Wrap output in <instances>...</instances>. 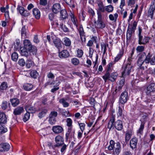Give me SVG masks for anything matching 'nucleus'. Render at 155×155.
<instances>
[{
	"mask_svg": "<svg viewBox=\"0 0 155 155\" xmlns=\"http://www.w3.org/2000/svg\"><path fill=\"white\" fill-rule=\"evenodd\" d=\"M60 27L63 30L64 32H70L69 29L65 25H63V24L61 23L60 24Z\"/></svg>",
	"mask_w": 155,
	"mask_h": 155,
	"instance_id": "44",
	"label": "nucleus"
},
{
	"mask_svg": "<svg viewBox=\"0 0 155 155\" xmlns=\"http://www.w3.org/2000/svg\"><path fill=\"white\" fill-rule=\"evenodd\" d=\"M124 109V106L123 105H121L119 104L118 107V110L117 113V115L118 117H121L122 115L123 109L121 107Z\"/></svg>",
	"mask_w": 155,
	"mask_h": 155,
	"instance_id": "39",
	"label": "nucleus"
},
{
	"mask_svg": "<svg viewBox=\"0 0 155 155\" xmlns=\"http://www.w3.org/2000/svg\"><path fill=\"white\" fill-rule=\"evenodd\" d=\"M61 7L59 3H56L53 5L52 7V11L55 14H57L60 11Z\"/></svg>",
	"mask_w": 155,
	"mask_h": 155,
	"instance_id": "16",
	"label": "nucleus"
},
{
	"mask_svg": "<svg viewBox=\"0 0 155 155\" xmlns=\"http://www.w3.org/2000/svg\"><path fill=\"white\" fill-rule=\"evenodd\" d=\"M31 57L35 55L37 53V49L36 47L33 46L30 49L28 50Z\"/></svg>",
	"mask_w": 155,
	"mask_h": 155,
	"instance_id": "25",
	"label": "nucleus"
},
{
	"mask_svg": "<svg viewBox=\"0 0 155 155\" xmlns=\"http://www.w3.org/2000/svg\"><path fill=\"white\" fill-rule=\"evenodd\" d=\"M18 64L21 66H24L25 65V63L24 59L21 58L19 60Z\"/></svg>",
	"mask_w": 155,
	"mask_h": 155,
	"instance_id": "58",
	"label": "nucleus"
},
{
	"mask_svg": "<svg viewBox=\"0 0 155 155\" xmlns=\"http://www.w3.org/2000/svg\"><path fill=\"white\" fill-rule=\"evenodd\" d=\"M61 17L62 19L64 20L68 18V14L67 11L64 9L60 11Z\"/></svg>",
	"mask_w": 155,
	"mask_h": 155,
	"instance_id": "26",
	"label": "nucleus"
},
{
	"mask_svg": "<svg viewBox=\"0 0 155 155\" xmlns=\"http://www.w3.org/2000/svg\"><path fill=\"white\" fill-rule=\"evenodd\" d=\"M137 142L138 139L136 137L133 138L130 140V145L132 149L136 147Z\"/></svg>",
	"mask_w": 155,
	"mask_h": 155,
	"instance_id": "22",
	"label": "nucleus"
},
{
	"mask_svg": "<svg viewBox=\"0 0 155 155\" xmlns=\"http://www.w3.org/2000/svg\"><path fill=\"white\" fill-rule=\"evenodd\" d=\"M48 110L47 109H44L40 112L38 114V117L40 118H41L45 117L47 112Z\"/></svg>",
	"mask_w": 155,
	"mask_h": 155,
	"instance_id": "34",
	"label": "nucleus"
},
{
	"mask_svg": "<svg viewBox=\"0 0 155 155\" xmlns=\"http://www.w3.org/2000/svg\"><path fill=\"white\" fill-rule=\"evenodd\" d=\"M114 127L118 130H121L123 128L122 121L120 120H118L114 123Z\"/></svg>",
	"mask_w": 155,
	"mask_h": 155,
	"instance_id": "15",
	"label": "nucleus"
},
{
	"mask_svg": "<svg viewBox=\"0 0 155 155\" xmlns=\"http://www.w3.org/2000/svg\"><path fill=\"white\" fill-rule=\"evenodd\" d=\"M118 17V15L117 13H115L114 15L112 14H110L109 16L110 20L111 21H114L115 22Z\"/></svg>",
	"mask_w": 155,
	"mask_h": 155,
	"instance_id": "38",
	"label": "nucleus"
},
{
	"mask_svg": "<svg viewBox=\"0 0 155 155\" xmlns=\"http://www.w3.org/2000/svg\"><path fill=\"white\" fill-rule=\"evenodd\" d=\"M30 75L31 77L36 78L38 75V73L36 70H33L30 72Z\"/></svg>",
	"mask_w": 155,
	"mask_h": 155,
	"instance_id": "42",
	"label": "nucleus"
},
{
	"mask_svg": "<svg viewBox=\"0 0 155 155\" xmlns=\"http://www.w3.org/2000/svg\"><path fill=\"white\" fill-rule=\"evenodd\" d=\"M146 56V54L143 52L141 54L139 57L137 61V65L139 67L141 66L145 61L144 58Z\"/></svg>",
	"mask_w": 155,
	"mask_h": 155,
	"instance_id": "11",
	"label": "nucleus"
},
{
	"mask_svg": "<svg viewBox=\"0 0 155 155\" xmlns=\"http://www.w3.org/2000/svg\"><path fill=\"white\" fill-rule=\"evenodd\" d=\"M32 57H29L27 58L26 64V67L27 68H29L32 66L33 63L32 61Z\"/></svg>",
	"mask_w": 155,
	"mask_h": 155,
	"instance_id": "33",
	"label": "nucleus"
},
{
	"mask_svg": "<svg viewBox=\"0 0 155 155\" xmlns=\"http://www.w3.org/2000/svg\"><path fill=\"white\" fill-rule=\"evenodd\" d=\"M63 44L66 46H70L71 44V41L68 38L65 37L63 39Z\"/></svg>",
	"mask_w": 155,
	"mask_h": 155,
	"instance_id": "30",
	"label": "nucleus"
},
{
	"mask_svg": "<svg viewBox=\"0 0 155 155\" xmlns=\"http://www.w3.org/2000/svg\"><path fill=\"white\" fill-rule=\"evenodd\" d=\"M55 142L56 144L52 146L53 148L62 146L64 143V139L62 136L58 135L55 137Z\"/></svg>",
	"mask_w": 155,
	"mask_h": 155,
	"instance_id": "8",
	"label": "nucleus"
},
{
	"mask_svg": "<svg viewBox=\"0 0 155 155\" xmlns=\"http://www.w3.org/2000/svg\"><path fill=\"white\" fill-rule=\"evenodd\" d=\"M33 13L34 16L37 19H39L40 17V12L37 8H34L33 10Z\"/></svg>",
	"mask_w": 155,
	"mask_h": 155,
	"instance_id": "27",
	"label": "nucleus"
},
{
	"mask_svg": "<svg viewBox=\"0 0 155 155\" xmlns=\"http://www.w3.org/2000/svg\"><path fill=\"white\" fill-rule=\"evenodd\" d=\"M78 30L80 35H85V33L84 31L82 25H81L80 26Z\"/></svg>",
	"mask_w": 155,
	"mask_h": 155,
	"instance_id": "55",
	"label": "nucleus"
},
{
	"mask_svg": "<svg viewBox=\"0 0 155 155\" xmlns=\"http://www.w3.org/2000/svg\"><path fill=\"white\" fill-rule=\"evenodd\" d=\"M67 126L69 127H71L72 126V121L71 119L70 118H68L67 119Z\"/></svg>",
	"mask_w": 155,
	"mask_h": 155,
	"instance_id": "60",
	"label": "nucleus"
},
{
	"mask_svg": "<svg viewBox=\"0 0 155 155\" xmlns=\"http://www.w3.org/2000/svg\"><path fill=\"white\" fill-rule=\"evenodd\" d=\"M117 76V74L116 73H112L110 75V73H109V76L107 79H108L112 82H114L116 79Z\"/></svg>",
	"mask_w": 155,
	"mask_h": 155,
	"instance_id": "31",
	"label": "nucleus"
},
{
	"mask_svg": "<svg viewBox=\"0 0 155 155\" xmlns=\"http://www.w3.org/2000/svg\"><path fill=\"white\" fill-rule=\"evenodd\" d=\"M20 53L22 56L25 57L27 58L29 57H31L28 50L22 47H21L20 48Z\"/></svg>",
	"mask_w": 155,
	"mask_h": 155,
	"instance_id": "13",
	"label": "nucleus"
},
{
	"mask_svg": "<svg viewBox=\"0 0 155 155\" xmlns=\"http://www.w3.org/2000/svg\"><path fill=\"white\" fill-rule=\"evenodd\" d=\"M88 12L92 16H94L95 15V12L91 8H89L88 10Z\"/></svg>",
	"mask_w": 155,
	"mask_h": 155,
	"instance_id": "63",
	"label": "nucleus"
},
{
	"mask_svg": "<svg viewBox=\"0 0 155 155\" xmlns=\"http://www.w3.org/2000/svg\"><path fill=\"white\" fill-rule=\"evenodd\" d=\"M151 57V55L150 54V52L148 53L147 56L146 55L144 60L145 61V63H149L150 60V58Z\"/></svg>",
	"mask_w": 155,
	"mask_h": 155,
	"instance_id": "49",
	"label": "nucleus"
},
{
	"mask_svg": "<svg viewBox=\"0 0 155 155\" xmlns=\"http://www.w3.org/2000/svg\"><path fill=\"white\" fill-rule=\"evenodd\" d=\"M129 99L128 95V93L126 91L123 92L120 94V97L119 99V102L120 104L123 105L126 103L127 100Z\"/></svg>",
	"mask_w": 155,
	"mask_h": 155,
	"instance_id": "7",
	"label": "nucleus"
},
{
	"mask_svg": "<svg viewBox=\"0 0 155 155\" xmlns=\"http://www.w3.org/2000/svg\"><path fill=\"white\" fill-rule=\"evenodd\" d=\"M49 123L52 124H53L56 122L55 119L54 117H49Z\"/></svg>",
	"mask_w": 155,
	"mask_h": 155,
	"instance_id": "59",
	"label": "nucleus"
},
{
	"mask_svg": "<svg viewBox=\"0 0 155 155\" xmlns=\"http://www.w3.org/2000/svg\"><path fill=\"white\" fill-rule=\"evenodd\" d=\"M26 34V29L25 26H24L21 30V35L22 37L25 38V37Z\"/></svg>",
	"mask_w": 155,
	"mask_h": 155,
	"instance_id": "50",
	"label": "nucleus"
},
{
	"mask_svg": "<svg viewBox=\"0 0 155 155\" xmlns=\"http://www.w3.org/2000/svg\"><path fill=\"white\" fill-rule=\"evenodd\" d=\"M52 129L53 132L56 134L61 133L63 130L62 127L59 125L53 126Z\"/></svg>",
	"mask_w": 155,
	"mask_h": 155,
	"instance_id": "18",
	"label": "nucleus"
},
{
	"mask_svg": "<svg viewBox=\"0 0 155 155\" xmlns=\"http://www.w3.org/2000/svg\"><path fill=\"white\" fill-rule=\"evenodd\" d=\"M138 29V43L140 45H145L149 42L150 38L149 37L146 36H144L143 37L141 35L142 28L140 27H139Z\"/></svg>",
	"mask_w": 155,
	"mask_h": 155,
	"instance_id": "3",
	"label": "nucleus"
},
{
	"mask_svg": "<svg viewBox=\"0 0 155 155\" xmlns=\"http://www.w3.org/2000/svg\"><path fill=\"white\" fill-rule=\"evenodd\" d=\"M72 130V127H69L68 129V132L66 134V139L67 140L68 139V137L70 135L71 131Z\"/></svg>",
	"mask_w": 155,
	"mask_h": 155,
	"instance_id": "56",
	"label": "nucleus"
},
{
	"mask_svg": "<svg viewBox=\"0 0 155 155\" xmlns=\"http://www.w3.org/2000/svg\"><path fill=\"white\" fill-rule=\"evenodd\" d=\"M137 25V23L134 21L131 27H130L129 26H128L126 35L127 39V40H130V39L132 34L134 33L135 30L136 29Z\"/></svg>",
	"mask_w": 155,
	"mask_h": 155,
	"instance_id": "4",
	"label": "nucleus"
},
{
	"mask_svg": "<svg viewBox=\"0 0 155 155\" xmlns=\"http://www.w3.org/2000/svg\"><path fill=\"white\" fill-rule=\"evenodd\" d=\"M30 114L28 113L27 112L25 115L23 117V120L24 122H26L30 118Z\"/></svg>",
	"mask_w": 155,
	"mask_h": 155,
	"instance_id": "54",
	"label": "nucleus"
},
{
	"mask_svg": "<svg viewBox=\"0 0 155 155\" xmlns=\"http://www.w3.org/2000/svg\"><path fill=\"white\" fill-rule=\"evenodd\" d=\"M17 9L19 10L20 14L24 16H28L30 15V12L29 11L25 10L24 7L22 6L19 7L18 8H17Z\"/></svg>",
	"mask_w": 155,
	"mask_h": 155,
	"instance_id": "14",
	"label": "nucleus"
},
{
	"mask_svg": "<svg viewBox=\"0 0 155 155\" xmlns=\"http://www.w3.org/2000/svg\"><path fill=\"white\" fill-rule=\"evenodd\" d=\"M23 87L24 90L26 91L31 90L33 87L32 84L29 83H26L23 85Z\"/></svg>",
	"mask_w": 155,
	"mask_h": 155,
	"instance_id": "32",
	"label": "nucleus"
},
{
	"mask_svg": "<svg viewBox=\"0 0 155 155\" xmlns=\"http://www.w3.org/2000/svg\"><path fill=\"white\" fill-rule=\"evenodd\" d=\"M124 54V51H120L119 54H118L117 56L115 58L114 61L115 62L118 61L119 59L122 57Z\"/></svg>",
	"mask_w": 155,
	"mask_h": 155,
	"instance_id": "41",
	"label": "nucleus"
},
{
	"mask_svg": "<svg viewBox=\"0 0 155 155\" xmlns=\"http://www.w3.org/2000/svg\"><path fill=\"white\" fill-rule=\"evenodd\" d=\"M131 135V132L130 131H128L126 133L125 136V140L126 142H127L129 141Z\"/></svg>",
	"mask_w": 155,
	"mask_h": 155,
	"instance_id": "43",
	"label": "nucleus"
},
{
	"mask_svg": "<svg viewBox=\"0 0 155 155\" xmlns=\"http://www.w3.org/2000/svg\"><path fill=\"white\" fill-rule=\"evenodd\" d=\"M54 43L55 46L58 49V51H60V49L62 48L61 41L59 38H57L53 41Z\"/></svg>",
	"mask_w": 155,
	"mask_h": 155,
	"instance_id": "20",
	"label": "nucleus"
},
{
	"mask_svg": "<svg viewBox=\"0 0 155 155\" xmlns=\"http://www.w3.org/2000/svg\"><path fill=\"white\" fill-rule=\"evenodd\" d=\"M71 62L73 64L77 65L79 64V61L78 59L74 58L71 59Z\"/></svg>",
	"mask_w": 155,
	"mask_h": 155,
	"instance_id": "53",
	"label": "nucleus"
},
{
	"mask_svg": "<svg viewBox=\"0 0 155 155\" xmlns=\"http://www.w3.org/2000/svg\"><path fill=\"white\" fill-rule=\"evenodd\" d=\"M101 49L103 50L104 49L103 54H104L106 53L107 51V48H106L105 44H104L103 42L101 43Z\"/></svg>",
	"mask_w": 155,
	"mask_h": 155,
	"instance_id": "57",
	"label": "nucleus"
},
{
	"mask_svg": "<svg viewBox=\"0 0 155 155\" xmlns=\"http://www.w3.org/2000/svg\"><path fill=\"white\" fill-rule=\"evenodd\" d=\"M98 12H100L101 13V12H104L105 11V6H104L102 2H99L98 3Z\"/></svg>",
	"mask_w": 155,
	"mask_h": 155,
	"instance_id": "35",
	"label": "nucleus"
},
{
	"mask_svg": "<svg viewBox=\"0 0 155 155\" xmlns=\"http://www.w3.org/2000/svg\"><path fill=\"white\" fill-rule=\"evenodd\" d=\"M27 112L31 113H33L35 112L36 110V109L34 107H30L29 106H26L25 108Z\"/></svg>",
	"mask_w": 155,
	"mask_h": 155,
	"instance_id": "29",
	"label": "nucleus"
},
{
	"mask_svg": "<svg viewBox=\"0 0 155 155\" xmlns=\"http://www.w3.org/2000/svg\"><path fill=\"white\" fill-rule=\"evenodd\" d=\"M69 16L70 17L71 20L73 24L77 27L78 25V21L77 16L71 11L69 13Z\"/></svg>",
	"mask_w": 155,
	"mask_h": 155,
	"instance_id": "12",
	"label": "nucleus"
},
{
	"mask_svg": "<svg viewBox=\"0 0 155 155\" xmlns=\"http://www.w3.org/2000/svg\"><path fill=\"white\" fill-rule=\"evenodd\" d=\"M69 55V52L66 50L62 51L59 53V57L61 58H68Z\"/></svg>",
	"mask_w": 155,
	"mask_h": 155,
	"instance_id": "17",
	"label": "nucleus"
},
{
	"mask_svg": "<svg viewBox=\"0 0 155 155\" xmlns=\"http://www.w3.org/2000/svg\"><path fill=\"white\" fill-rule=\"evenodd\" d=\"M133 65L131 64L127 63L123 67V72L122 73V76L124 77L126 75H129L132 71Z\"/></svg>",
	"mask_w": 155,
	"mask_h": 155,
	"instance_id": "5",
	"label": "nucleus"
},
{
	"mask_svg": "<svg viewBox=\"0 0 155 155\" xmlns=\"http://www.w3.org/2000/svg\"><path fill=\"white\" fill-rule=\"evenodd\" d=\"M9 104H8L7 101H4L1 104V107L3 110H5L7 108Z\"/></svg>",
	"mask_w": 155,
	"mask_h": 155,
	"instance_id": "47",
	"label": "nucleus"
},
{
	"mask_svg": "<svg viewBox=\"0 0 155 155\" xmlns=\"http://www.w3.org/2000/svg\"><path fill=\"white\" fill-rule=\"evenodd\" d=\"M145 46L142 45H139L136 48V50L139 52H143Z\"/></svg>",
	"mask_w": 155,
	"mask_h": 155,
	"instance_id": "52",
	"label": "nucleus"
},
{
	"mask_svg": "<svg viewBox=\"0 0 155 155\" xmlns=\"http://www.w3.org/2000/svg\"><path fill=\"white\" fill-rule=\"evenodd\" d=\"M98 15L97 20L95 22V26L96 28L102 29L105 26V23L102 20V16L100 12L97 13Z\"/></svg>",
	"mask_w": 155,
	"mask_h": 155,
	"instance_id": "6",
	"label": "nucleus"
},
{
	"mask_svg": "<svg viewBox=\"0 0 155 155\" xmlns=\"http://www.w3.org/2000/svg\"><path fill=\"white\" fill-rule=\"evenodd\" d=\"M105 11H107L108 12H112L114 10V7L111 5L105 6Z\"/></svg>",
	"mask_w": 155,
	"mask_h": 155,
	"instance_id": "40",
	"label": "nucleus"
},
{
	"mask_svg": "<svg viewBox=\"0 0 155 155\" xmlns=\"http://www.w3.org/2000/svg\"><path fill=\"white\" fill-rule=\"evenodd\" d=\"M59 102L60 103L62 104L63 107H68L69 105V104L64 98L61 99L59 100Z\"/></svg>",
	"mask_w": 155,
	"mask_h": 155,
	"instance_id": "37",
	"label": "nucleus"
},
{
	"mask_svg": "<svg viewBox=\"0 0 155 155\" xmlns=\"http://www.w3.org/2000/svg\"><path fill=\"white\" fill-rule=\"evenodd\" d=\"M59 84L60 82L59 81L57 83H56V81H53L52 82H51V80L50 79H48L47 82L45 84L44 86L45 87H46L47 86L50 85L51 86L54 85V86L55 87V86H57L59 85Z\"/></svg>",
	"mask_w": 155,
	"mask_h": 155,
	"instance_id": "23",
	"label": "nucleus"
},
{
	"mask_svg": "<svg viewBox=\"0 0 155 155\" xmlns=\"http://www.w3.org/2000/svg\"><path fill=\"white\" fill-rule=\"evenodd\" d=\"M24 111L22 106L18 107L14 110L13 113L15 115H20Z\"/></svg>",
	"mask_w": 155,
	"mask_h": 155,
	"instance_id": "19",
	"label": "nucleus"
},
{
	"mask_svg": "<svg viewBox=\"0 0 155 155\" xmlns=\"http://www.w3.org/2000/svg\"><path fill=\"white\" fill-rule=\"evenodd\" d=\"M144 92L147 96L155 98V83H151L147 86L144 90Z\"/></svg>",
	"mask_w": 155,
	"mask_h": 155,
	"instance_id": "2",
	"label": "nucleus"
},
{
	"mask_svg": "<svg viewBox=\"0 0 155 155\" xmlns=\"http://www.w3.org/2000/svg\"><path fill=\"white\" fill-rule=\"evenodd\" d=\"M77 56L79 58L81 57L83 54V52L82 50L78 49L77 51Z\"/></svg>",
	"mask_w": 155,
	"mask_h": 155,
	"instance_id": "62",
	"label": "nucleus"
},
{
	"mask_svg": "<svg viewBox=\"0 0 155 155\" xmlns=\"http://www.w3.org/2000/svg\"><path fill=\"white\" fill-rule=\"evenodd\" d=\"M10 101L12 105L14 107H15L18 105L20 103V101L17 98H14L11 99Z\"/></svg>",
	"mask_w": 155,
	"mask_h": 155,
	"instance_id": "28",
	"label": "nucleus"
},
{
	"mask_svg": "<svg viewBox=\"0 0 155 155\" xmlns=\"http://www.w3.org/2000/svg\"><path fill=\"white\" fill-rule=\"evenodd\" d=\"M115 121V118L114 116H113L108 122L107 127L110 130L111 129L113 126H114V122Z\"/></svg>",
	"mask_w": 155,
	"mask_h": 155,
	"instance_id": "36",
	"label": "nucleus"
},
{
	"mask_svg": "<svg viewBox=\"0 0 155 155\" xmlns=\"http://www.w3.org/2000/svg\"><path fill=\"white\" fill-rule=\"evenodd\" d=\"M108 149L110 150H113L114 155H118L121 150V145L118 142L115 143L111 140L110 142V145L108 147Z\"/></svg>",
	"mask_w": 155,
	"mask_h": 155,
	"instance_id": "1",
	"label": "nucleus"
},
{
	"mask_svg": "<svg viewBox=\"0 0 155 155\" xmlns=\"http://www.w3.org/2000/svg\"><path fill=\"white\" fill-rule=\"evenodd\" d=\"M8 87V85L6 82H4L1 84L0 86V90H5Z\"/></svg>",
	"mask_w": 155,
	"mask_h": 155,
	"instance_id": "48",
	"label": "nucleus"
},
{
	"mask_svg": "<svg viewBox=\"0 0 155 155\" xmlns=\"http://www.w3.org/2000/svg\"><path fill=\"white\" fill-rule=\"evenodd\" d=\"M24 46L22 47L28 50L30 49L33 46L30 41L28 39H26L24 41Z\"/></svg>",
	"mask_w": 155,
	"mask_h": 155,
	"instance_id": "21",
	"label": "nucleus"
},
{
	"mask_svg": "<svg viewBox=\"0 0 155 155\" xmlns=\"http://www.w3.org/2000/svg\"><path fill=\"white\" fill-rule=\"evenodd\" d=\"M78 124L81 131L83 132V131L85 129V124L84 123H78Z\"/></svg>",
	"mask_w": 155,
	"mask_h": 155,
	"instance_id": "61",
	"label": "nucleus"
},
{
	"mask_svg": "<svg viewBox=\"0 0 155 155\" xmlns=\"http://www.w3.org/2000/svg\"><path fill=\"white\" fill-rule=\"evenodd\" d=\"M7 122V117L5 114L3 112H0V124H5Z\"/></svg>",
	"mask_w": 155,
	"mask_h": 155,
	"instance_id": "24",
	"label": "nucleus"
},
{
	"mask_svg": "<svg viewBox=\"0 0 155 155\" xmlns=\"http://www.w3.org/2000/svg\"><path fill=\"white\" fill-rule=\"evenodd\" d=\"M61 114L62 115L65 117H70L71 115V114L69 113L68 111H67L65 110H63L61 111Z\"/></svg>",
	"mask_w": 155,
	"mask_h": 155,
	"instance_id": "51",
	"label": "nucleus"
},
{
	"mask_svg": "<svg viewBox=\"0 0 155 155\" xmlns=\"http://www.w3.org/2000/svg\"><path fill=\"white\" fill-rule=\"evenodd\" d=\"M112 62H110L107 65V70L104 75L103 76V78L106 82L109 76V73L111 72V68L112 65Z\"/></svg>",
	"mask_w": 155,
	"mask_h": 155,
	"instance_id": "10",
	"label": "nucleus"
},
{
	"mask_svg": "<svg viewBox=\"0 0 155 155\" xmlns=\"http://www.w3.org/2000/svg\"><path fill=\"white\" fill-rule=\"evenodd\" d=\"M7 131V130L6 128H5L3 125H2L0 124V134H3Z\"/></svg>",
	"mask_w": 155,
	"mask_h": 155,
	"instance_id": "46",
	"label": "nucleus"
},
{
	"mask_svg": "<svg viewBox=\"0 0 155 155\" xmlns=\"http://www.w3.org/2000/svg\"><path fill=\"white\" fill-rule=\"evenodd\" d=\"M11 57L13 61H16L18 58V54L16 52H14L12 54Z\"/></svg>",
	"mask_w": 155,
	"mask_h": 155,
	"instance_id": "45",
	"label": "nucleus"
},
{
	"mask_svg": "<svg viewBox=\"0 0 155 155\" xmlns=\"http://www.w3.org/2000/svg\"><path fill=\"white\" fill-rule=\"evenodd\" d=\"M33 41L35 43L37 44L40 41L38 38V35H34Z\"/></svg>",
	"mask_w": 155,
	"mask_h": 155,
	"instance_id": "64",
	"label": "nucleus"
},
{
	"mask_svg": "<svg viewBox=\"0 0 155 155\" xmlns=\"http://www.w3.org/2000/svg\"><path fill=\"white\" fill-rule=\"evenodd\" d=\"M10 148V144L6 143L0 144V151L2 152L8 151Z\"/></svg>",
	"mask_w": 155,
	"mask_h": 155,
	"instance_id": "9",
	"label": "nucleus"
}]
</instances>
